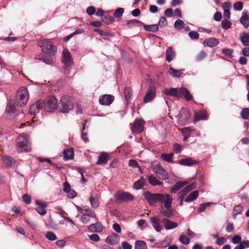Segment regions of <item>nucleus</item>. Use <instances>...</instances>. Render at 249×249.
<instances>
[{"mask_svg": "<svg viewBox=\"0 0 249 249\" xmlns=\"http://www.w3.org/2000/svg\"><path fill=\"white\" fill-rule=\"evenodd\" d=\"M163 92L168 95L178 97L180 96L187 101L193 100V96L190 94L188 90L185 88H181L178 89H177L171 88L170 89H165L163 90Z\"/></svg>", "mask_w": 249, "mask_h": 249, "instance_id": "f257e3e1", "label": "nucleus"}, {"mask_svg": "<svg viewBox=\"0 0 249 249\" xmlns=\"http://www.w3.org/2000/svg\"><path fill=\"white\" fill-rule=\"evenodd\" d=\"M16 149L19 153L31 151V145L28 135L22 133L18 136L16 141Z\"/></svg>", "mask_w": 249, "mask_h": 249, "instance_id": "f03ea898", "label": "nucleus"}, {"mask_svg": "<svg viewBox=\"0 0 249 249\" xmlns=\"http://www.w3.org/2000/svg\"><path fill=\"white\" fill-rule=\"evenodd\" d=\"M42 52L50 55H54L56 52V47L48 39H43L38 42Z\"/></svg>", "mask_w": 249, "mask_h": 249, "instance_id": "7ed1b4c3", "label": "nucleus"}, {"mask_svg": "<svg viewBox=\"0 0 249 249\" xmlns=\"http://www.w3.org/2000/svg\"><path fill=\"white\" fill-rule=\"evenodd\" d=\"M29 99L28 90L25 88H21L17 91L16 103L18 106L21 107L25 105Z\"/></svg>", "mask_w": 249, "mask_h": 249, "instance_id": "20e7f679", "label": "nucleus"}, {"mask_svg": "<svg viewBox=\"0 0 249 249\" xmlns=\"http://www.w3.org/2000/svg\"><path fill=\"white\" fill-rule=\"evenodd\" d=\"M152 171L156 174L160 179L166 180L168 178V174L167 171L159 163H154L151 166Z\"/></svg>", "mask_w": 249, "mask_h": 249, "instance_id": "39448f33", "label": "nucleus"}, {"mask_svg": "<svg viewBox=\"0 0 249 249\" xmlns=\"http://www.w3.org/2000/svg\"><path fill=\"white\" fill-rule=\"evenodd\" d=\"M59 104L61 108L60 111L63 113H67L73 108V104L69 96H64L62 97Z\"/></svg>", "mask_w": 249, "mask_h": 249, "instance_id": "423d86ee", "label": "nucleus"}, {"mask_svg": "<svg viewBox=\"0 0 249 249\" xmlns=\"http://www.w3.org/2000/svg\"><path fill=\"white\" fill-rule=\"evenodd\" d=\"M143 195L151 206H155L159 202L160 193H152L149 191H145L143 192Z\"/></svg>", "mask_w": 249, "mask_h": 249, "instance_id": "0eeeda50", "label": "nucleus"}, {"mask_svg": "<svg viewBox=\"0 0 249 249\" xmlns=\"http://www.w3.org/2000/svg\"><path fill=\"white\" fill-rule=\"evenodd\" d=\"M114 197L118 203L131 201L134 199L131 194L121 191L117 192L115 194Z\"/></svg>", "mask_w": 249, "mask_h": 249, "instance_id": "6e6552de", "label": "nucleus"}, {"mask_svg": "<svg viewBox=\"0 0 249 249\" xmlns=\"http://www.w3.org/2000/svg\"><path fill=\"white\" fill-rule=\"evenodd\" d=\"M159 198V202L162 203L164 208H172L173 199L169 194L160 193Z\"/></svg>", "mask_w": 249, "mask_h": 249, "instance_id": "1a4fd4ad", "label": "nucleus"}, {"mask_svg": "<svg viewBox=\"0 0 249 249\" xmlns=\"http://www.w3.org/2000/svg\"><path fill=\"white\" fill-rule=\"evenodd\" d=\"M57 105V100L54 97H48L45 103L44 102V108L48 112H52L56 108Z\"/></svg>", "mask_w": 249, "mask_h": 249, "instance_id": "9d476101", "label": "nucleus"}, {"mask_svg": "<svg viewBox=\"0 0 249 249\" xmlns=\"http://www.w3.org/2000/svg\"><path fill=\"white\" fill-rule=\"evenodd\" d=\"M190 114L189 111L185 108H183L178 115V121L182 125H184L189 121Z\"/></svg>", "mask_w": 249, "mask_h": 249, "instance_id": "9b49d317", "label": "nucleus"}, {"mask_svg": "<svg viewBox=\"0 0 249 249\" xmlns=\"http://www.w3.org/2000/svg\"><path fill=\"white\" fill-rule=\"evenodd\" d=\"M63 60L62 62L64 64V69H68L72 63V60L70 52L67 49H65L63 51Z\"/></svg>", "mask_w": 249, "mask_h": 249, "instance_id": "f8f14e48", "label": "nucleus"}, {"mask_svg": "<svg viewBox=\"0 0 249 249\" xmlns=\"http://www.w3.org/2000/svg\"><path fill=\"white\" fill-rule=\"evenodd\" d=\"M156 96V88L154 86L150 85L148 87L146 94H145L143 102L148 103L154 99Z\"/></svg>", "mask_w": 249, "mask_h": 249, "instance_id": "ddd939ff", "label": "nucleus"}, {"mask_svg": "<svg viewBox=\"0 0 249 249\" xmlns=\"http://www.w3.org/2000/svg\"><path fill=\"white\" fill-rule=\"evenodd\" d=\"M43 107L44 102L41 100H39L31 106L29 112L31 115L35 114L39 112V110L42 109Z\"/></svg>", "mask_w": 249, "mask_h": 249, "instance_id": "4468645a", "label": "nucleus"}, {"mask_svg": "<svg viewBox=\"0 0 249 249\" xmlns=\"http://www.w3.org/2000/svg\"><path fill=\"white\" fill-rule=\"evenodd\" d=\"M144 122L142 120H136L133 124L132 131L135 133H141L143 130Z\"/></svg>", "mask_w": 249, "mask_h": 249, "instance_id": "2eb2a0df", "label": "nucleus"}, {"mask_svg": "<svg viewBox=\"0 0 249 249\" xmlns=\"http://www.w3.org/2000/svg\"><path fill=\"white\" fill-rule=\"evenodd\" d=\"M85 213L82 215L81 221L84 224H87L89 222L90 218L95 217V214L90 209H87Z\"/></svg>", "mask_w": 249, "mask_h": 249, "instance_id": "dca6fc26", "label": "nucleus"}, {"mask_svg": "<svg viewBox=\"0 0 249 249\" xmlns=\"http://www.w3.org/2000/svg\"><path fill=\"white\" fill-rule=\"evenodd\" d=\"M114 100V96L111 95H104L101 96L99 101L101 105L108 106L112 103Z\"/></svg>", "mask_w": 249, "mask_h": 249, "instance_id": "f3484780", "label": "nucleus"}, {"mask_svg": "<svg viewBox=\"0 0 249 249\" xmlns=\"http://www.w3.org/2000/svg\"><path fill=\"white\" fill-rule=\"evenodd\" d=\"M196 187L195 184L193 183L186 186L182 190L179 191L178 194V197L184 198V196L187 195L191 190L194 189Z\"/></svg>", "mask_w": 249, "mask_h": 249, "instance_id": "a211bd4d", "label": "nucleus"}, {"mask_svg": "<svg viewBox=\"0 0 249 249\" xmlns=\"http://www.w3.org/2000/svg\"><path fill=\"white\" fill-rule=\"evenodd\" d=\"M6 112L11 118L14 117L16 115V110L15 106L11 101H9L8 103Z\"/></svg>", "mask_w": 249, "mask_h": 249, "instance_id": "6ab92c4d", "label": "nucleus"}, {"mask_svg": "<svg viewBox=\"0 0 249 249\" xmlns=\"http://www.w3.org/2000/svg\"><path fill=\"white\" fill-rule=\"evenodd\" d=\"M98 160L96 162L97 165H104L107 163L108 160V155L106 152H101L98 156Z\"/></svg>", "mask_w": 249, "mask_h": 249, "instance_id": "aec40b11", "label": "nucleus"}, {"mask_svg": "<svg viewBox=\"0 0 249 249\" xmlns=\"http://www.w3.org/2000/svg\"><path fill=\"white\" fill-rule=\"evenodd\" d=\"M150 222L157 232H160L161 231V226L160 224V219L159 218L156 216L151 217L150 218Z\"/></svg>", "mask_w": 249, "mask_h": 249, "instance_id": "412c9836", "label": "nucleus"}, {"mask_svg": "<svg viewBox=\"0 0 249 249\" xmlns=\"http://www.w3.org/2000/svg\"><path fill=\"white\" fill-rule=\"evenodd\" d=\"M120 240V237L116 233H113L106 238V242L110 245H116Z\"/></svg>", "mask_w": 249, "mask_h": 249, "instance_id": "4be33fe9", "label": "nucleus"}, {"mask_svg": "<svg viewBox=\"0 0 249 249\" xmlns=\"http://www.w3.org/2000/svg\"><path fill=\"white\" fill-rule=\"evenodd\" d=\"M88 229L91 232H99L103 230V226L99 223H96L89 225Z\"/></svg>", "mask_w": 249, "mask_h": 249, "instance_id": "5701e85b", "label": "nucleus"}, {"mask_svg": "<svg viewBox=\"0 0 249 249\" xmlns=\"http://www.w3.org/2000/svg\"><path fill=\"white\" fill-rule=\"evenodd\" d=\"M240 22L245 28L249 27V16L247 12L244 11L242 12Z\"/></svg>", "mask_w": 249, "mask_h": 249, "instance_id": "b1692460", "label": "nucleus"}, {"mask_svg": "<svg viewBox=\"0 0 249 249\" xmlns=\"http://www.w3.org/2000/svg\"><path fill=\"white\" fill-rule=\"evenodd\" d=\"M198 161L191 158H187L186 159H181L179 160V163L182 165L192 166L196 164Z\"/></svg>", "mask_w": 249, "mask_h": 249, "instance_id": "393cba45", "label": "nucleus"}, {"mask_svg": "<svg viewBox=\"0 0 249 249\" xmlns=\"http://www.w3.org/2000/svg\"><path fill=\"white\" fill-rule=\"evenodd\" d=\"M162 222L164 223V227L166 230L175 229L177 227L178 225L177 223L172 222L167 218H163Z\"/></svg>", "mask_w": 249, "mask_h": 249, "instance_id": "a878e982", "label": "nucleus"}, {"mask_svg": "<svg viewBox=\"0 0 249 249\" xmlns=\"http://www.w3.org/2000/svg\"><path fill=\"white\" fill-rule=\"evenodd\" d=\"M62 154L63 155V159L65 160H72L74 157V151L72 148L64 149Z\"/></svg>", "mask_w": 249, "mask_h": 249, "instance_id": "bb28decb", "label": "nucleus"}, {"mask_svg": "<svg viewBox=\"0 0 249 249\" xmlns=\"http://www.w3.org/2000/svg\"><path fill=\"white\" fill-rule=\"evenodd\" d=\"M160 214L167 218H171L174 216V210L171 209V208L164 209L161 207Z\"/></svg>", "mask_w": 249, "mask_h": 249, "instance_id": "cd10ccee", "label": "nucleus"}, {"mask_svg": "<svg viewBox=\"0 0 249 249\" xmlns=\"http://www.w3.org/2000/svg\"><path fill=\"white\" fill-rule=\"evenodd\" d=\"M208 117L207 112L204 110L196 112L195 114V119L196 121L201 120H207Z\"/></svg>", "mask_w": 249, "mask_h": 249, "instance_id": "c85d7f7f", "label": "nucleus"}, {"mask_svg": "<svg viewBox=\"0 0 249 249\" xmlns=\"http://www.w3.org/2000/svg\"><path fill=\"white\" fill-rule=\"evenodd\" d=\"M176 56L175 51L173 50L172 48L169 47L166 51V60L170 62Z\"/></svg>", "mask_w": 249, "mask_h": 249, "instance_id": "c756f323", "label": "nucleus"}, {"mask_svg": "<svg viewBox=\"0 0 249 249\" xmlns=\"http://www.w3.org/2000/svg\"><path fill=\"white\" fill-rule=\"evenodd\" d=\"M203 43L205 46L212 47L218 45L219 41L215 38H209L205 39Z\"/></svg>", "mask_w": 249, "mask_h": 249, "instance_id": "7c9ffc66", "label": "nucleus"}, {"mask_svg": "<svg viewBox=\"0 0 249 249\" xmlns=\"http://www.w3.org/2000/svg\"><path fill=\"white\" fill-rule=\"evenodd\" d=\"M187 183L186 181H178L175 185L170 189V192L171 193H176L179 189L185 186Z\"/></svg>", "mask_w": 249, "mask_h": 249, "instance_id": "2f4dec72", "label": "nucleus"}, {"mask_svg": "<svg viewBox=\"0 0 249 249\" xmlns=\"http://www.w3.org/2000/svg\"><path fill=\"white\" fill-rule=\"evenodd\" d=\"M146 180L143 177H141L139 180L134 183L133 188L135 190L142 189L145 184Z\"/></svg>", "mask_w": 249, "mask_h": 249, "instance_id": "473e14b6", "label": "nucleus"}, {"mask_svg": "<svg viewBox=\"0 0 249 249\" xmlns=\"http://www.w3.org/2000/svg\"><path fill=\"white\" fill-rule=\"evenodd\" d=\"M2 160L7 166L11 167L16 164L15 160L13 158L7 156H3Z\"/></svg>", "mask_w": 249, "mask_h": 249, "instance_id": "72a5a7b5", "label": "nucleus"}, {"mask_svg": "<svg viewBox=\"0 0 249 249\" xmlns=\"http://www.w3.org/2000/svg\"><path fill=\"white\" fill-rule=\"evenodd\" d=\"M240 41L245 46H249V33L243 32L240 35Z\"/></svg>", "mask_w": 249, "mask_h": 249, "instance_id": "f704fd0d", "label": "nucleus"}, {"mask_svg": "<svg viewBox=\"0 0 249 249\" xmlns=\"http://www.w3.org/2000/svg\"><path fill=\"white\" fill-rule=\"evenodd\" d=\"M142 26L143 27L144 30L146 31L151 32H156L159 30V25L157 24H151V25H145L143 23Z\"/></svg>", "mask_w": 249, "mask_h": 249, "instance_id": "c9c22d12", "label": "nucleus"}, {"mask_svg": "<svg viewBox=\"0 0 249 249\" xmlns=\"http://www.w3.org/2000/svg\"><path fill=\"white\" fill-rule=\"evenodd\" d=\"M182 70H175L172 67L169 69V74L173 78H179L181 76Z\"/></svg>", "mask_w": 249, "mask_h": 249, "instance_id": "e433bc0d", "label": "nucleus"}, {"mask_svg": "<svg viewBox=\"0 0 249 249\" xmlns=\"http://www.w3.org/2000/svg\"><path fill=\"white\" fill-rule=\"evenodd\" d=\"M148 180L149 183L153 185H162L163 184L162 182L159 180L155 176L153 175H150L148 177Z\"/></svg>", "mask_w": 249, "mask_h": 249, "instance_id": "4c0bfd02", "label": "nucleus"}, {"mask_svg": "<svg viewBox=\"0 0 249 249\" xmlns=\"http://www.w3.org/2000/svg\"><path fill=\"white\" fill-rule=\"evenodd\" d=\"M198 196V192L195 191L191 193L184 199L185 202H190L195 200Z\"/></svg>", "mask_w": 249, "mask_h": 249, "instance_id": "58836bf2", "label": "nucleus"}, {"mask_svg": "<svg viewBox=\"0 0 249 249\" xmlns=\"http://www.w3.org/2000/svg\"><path fill=\"white\" fill-rule=\"evenodd\" d=\"M174 154L169 153H162L161 155V158L163 160L165 161H166L168 163H173V157Z\"/></svg>", "mask_w": 249, "mask_h": 249, "instance_id": "ea45409f", "label": "nucleus"}, {"mask_svg": "<svg viewBox=\"0 0 249 249\" xmlns=\"http://www.w3.org/2000/svg\"><path fill=\"white\" fill-rule=\"evenodd\" d=\"M135 249H147L146 243L142 240H137L135 243Z\"/></svg>", "mask_w": 249, "mask_h": 249, "instance_id": "a19ab883", "label": "nucleus"}, {"mask_svg": "<svg viewBox=\"0 0 249 249\" xmlns=\"http://www.w3.org/2000/svg\"><path fill=\"white\" fill-rule=\"evenodd\" d=\"M124 94L125 99L127 101H129L132 96V89L129 87H126L124 90Z\"/></svg>", "mask_w": 249, "mask_h": 249, "instance_id": "79ce46f5", "label": "nucleus"}, {"mask_svg": "<svg viewBox=\"0 0 249 249\" xmlns=\"http://www.w3.org/2000/svg\"><path fill=\"white\" fill-rule=\"evenodd\" d=\"M127 25L129 28H131L135 25H137L138 26H141L143 25V23L140 21H139L137 19H131L128 20L126 23Z\"/></svg>", "mask_w": 249, "mask_h": 249, "instance_id": "37998d69", "label": "nucleus"}, {"mask_svg": "<svg viewBox=\"0 0 249 249\" xmlns=\"http://www.w3.org/2000/svg\"><path fill=\"white\" fill-rule=\"evenodd\" d=\"M249 247V241L246 240L243 241L241 243L236 246L234 249H244L245 248H247Z\"/></svg>", "mask_w": 249, "mask_h": 249, "instance_id": "c03bdc74", "label": "nucleus"}, {"mask_svg": "<svg viewBox=\"0 0 249 249\" xmlns=\"http://www.w3.org/2000/svg\"><path fill=\"white\" fill-rule=\"evenodd\" d=\"M90 205L92 208H96L99 206V203L97 199L93 196L91 195L90 197Z\"/></svg>", "mask_w": 249, "mask_h": 249, "instance_id": "a18cd8bd", "label": "nucleus"}, {"mask_svg": "<svg viewBox=\"0 0 249 249\" xmlns=\"http://www.w3.org/2000/svg\"><path fill=\"white\" fill-rule=\"evenodd\" d=\"M231 23L227 19H223L221 22V27L224 30H228L231 27Z\"/></svg>", "mask_w": 249, "mask_h": 249, "instance_id": "49530a36", "label": "nucleus"}, {"mask_svg": "<svg viewBox=\"0 0 249 249\" xmlns=\"http://www.w3.org/2000/svg\"><path fill=\"white\" fill-rule=\"evenodd\" d=\"M102 21L105 23L109 24L114 22V18L113 17L109 15L105 16L102 18Z\"/></svg>", "mask_w": 249, "mask_h": 249, "instance_id": "de8ad7c7", "label": "nucleus"}, {"mask_svg": "<svg viewBox=\"0 0 249 249\" xmlns=\"http://www.w3.org/2000/svg\"><path fill=\"white\" fill-rule=\"evenodd\" d=\"M174 26L175 28L180 30L184 27V23L182 20L178 19L175 22Z\"/></svg>", "mask_w": 249, "mask_h": 249, "instance_id": "09e8293b", "label": "nucleus"}, {"mask_svg": "<svg viewBox=\"0 0 249 249\" xmlns=\"http://www.w3.org/2000/svg\"><path fill=\"white\" fill-rule=\"evenodd\" d=\"M36 59L43 61L48 65H51L53 63V59L51 57L42 56V57L36 58Z\"/></svg>", "mask_w": 249, "mask_h": 249, "instance_id": "8fccbe9b", "label": "nucleus"}, {"mask_svg": "<svg viewBox=\"0 0 249 249\" xmlns=\"http://www.w3.org/2000/svg\"><path fill=\"white\" fill-rule=\"evenodd\" d=\"M241 115L242 118H243L244 119H248L249 118V108H244L242 110Z\"/></svg>", "mask_w": 249, "mask_h": 249, "instance_id": "3c124183", "label": "nucleus"}, {"mask_svg": "<svg viewBox=\"0 0 249 249\" xmlns=\"http://www.w3.org/2000/svg\"><path fill=\"white\" fill-rule=\"evenodd\" d=\"M38 160L39 161H40L41 162H47L48 163H49L50 164L53 166H55L56 167V168H57L58 169H60L61 168V167H57V165L54 164V163H53L52 161L49 159H47V158H41V157H39L38 158Z\"/></svg>", "mask_w": 249, "mask_h": 249, "instance_id": "603ef678", "label": "nucleus"}, {"mask_svg": "<svg viewBox=\"0 0 249 249\" xmlns=\"http://www.w3.org/2000/svg\"><path fill=\"white\" fill-rule=\"evenodd\" d=\"M46 237L50 241H54L57 238L55 234L52 231H48L46 234Z\"/></svg>", "mask_w": 249, "mask_h": 249, "instance_id": "864d4df0", "label": "nucleus"}, {"mask_svg": "<svg viewBox=\"0 0 249 249\" xmlns=\"http://www.w3.org/2000/svg\"><path fill=\"white\" fill-rule=\"evenodd\" d=\"M179 241L184 245H188L190 242L189 239L184 235H181L180 236Z\"/></svg>", "mask_w": 249, "mask_h": 249, "instance_id": "5fc2aeb1", "label": "nucleus"}, {"mask_svg": "<svg viewBox=\"0 0 249 249\" xmlns=\"http://www.w3.org/2000/svg\"><path fill=\"white\" fill-rule=\"evenodd\" d=\"M124 12V9L123 8H118L116 9L114 13V16L116 18H120L121 17Z\"/></svg>", "mask_w": 249, "mask_h": 249, "instance_id": "6e6d98bb", "label": "nucleus"}, {"mask_svg": "<svg viewBox=\"0 0 249 249\" xmlns=\"http://www.w3.org/2000/svg\"><path fill=\"white\" fill-rule=\"evenodd\" d=\"M158 25L160 27H164L166 26L167 25V21L165 18L163 17H160Z\"/></svg>", "mask_w": 249, "mask_h": 249, "instance_id": "4d7b16f0", "label": "nucleus"}, {"mask_svg": "<svg viewBox=\"0 0 249 249\" xmlns=\"http://www.w3.org/2000/svg\"><path fill=\"white\" fill-rule=\"evenodd\" d=\"M171 243L170 238L166 237L160 244V247L165 248Z\"/></svg>", "mask_w": 249, "mask_h": 249, "instance_id": "13d9d810", "label": "nucleus"}, {"mask_svg": "<svg viewBox=\"0 0 249 249\" xmlns=\"http://www.w3.org/2000/svg\"><path fill=\"white\" fill-rule=\"evenodd\" d=\"M243 208L240 205H237L234 207L233 211V214L234 215H236L237 214L241 213L242 211Z\"/></svg>", "mask_w": 249, "mask_h": 249, "instance_id": "bf43d9fd", "label": "nucleus"}, {"mask_svg": "<svg viewBox=\"0 0 249 249\" xmlns=\"http://www.w3.org/2000/svg\"><path fill=\"white\" fill-rule=\"evenodd\" d=\"M243 4L241 1L236 2L233 4V8L238 11H241L243 9Z\"/></svg>", "mask_w": 249, "mask_h": 249, "instance_id": "052dcab7", "label": "nucleus"}, {"mask_svg": "<svg viewBox=\"0 0 249 249\" xmlns=\"http://www.w3.org/2000/svg\"><path fill=\"white\" fill-rule=\"evenodd\" d=\"M45 208L46 207H38L36 209V210L40 215L43 216L45 215L47 213L46 210L45 209Z\"/></svg>", "mask_w": 249, "mask_h": 249, "instance_id": "680f3d73", "label": "nucleus"}, {"mask_svg": "<svg viewBox=\"0 0 249 249\" xmlns=\"http://www.w3.org/2000/svg\"><path fill=\"white\" fill-rule=\"evenodd\" d=\"M233 51L231 49H223L222 50V53L226 56H231L233 53Z\"/></svg>", "mask_w": 249, "mask_h": 249, "instance_id": "e2e57ef3", "label": "nucleus"}, {"mask_svg": "<svg viewBox=\"0 0 249 249\" xmlns=\"http://www.w3.org/2000/svg\"><path fill=\"white\" fill-rule=\"evenodd\" d=\"M242 240L241 237L239 235H234L232 239V242L234 244H237L239 243H241Z\"/></svg>", "mask_w": 249, "mask_h": 249, "instance_id": "0e129e2a", "label": "nucleus"}, {"mask_svg": "<svg viewBox=\"0 0 249 249\" xmlns=\"http://www.w3.org/2000/svg\"><path fill=\"white\" fill-rule=\"evenodd\" d=\"M189 36L192 39H197L199 37V34L195 31H191L189 33Z\"/></svg>", "mask_w": 249, "mask_h": 249, "instance_id": "69168bd1", "label": "nucleus"}, {"mask_svg": "<svg viewBox=\"0 0 249 249\" xmlns=\"http://www.w3.org/2000/svg\"><path fill=\"white\" fill-rule=\"evenodd\" d=\"M227 241L226 239L224 237L217 238L216 243L218 246H221L225 244Z\"/></svg>", "mask_w": 249, "mask_h": 249, "instance_id": "338daca9", "label": "nucleus"}, {"mask_svg": "<svg viewBox=\"0 0 249 249\" xmlns=\"http://www.w3.org/2000/svg\"><path fill=\"white\" fill-rule=\"evenodd\" d=\"M128 165L129 166L132 168L139 167L138 163L134 160H130L128 161Z\"/></svg>", "mask_w": 249, "mask_h": 249, "instance_id": "774afa93", "label": "nucleus"}]
</instances>
